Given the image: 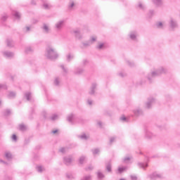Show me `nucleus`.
<instances>
[{
    "mask_svg": "<svg viewBox=\"0 0 180 180\" xmlns=\"http://www.w3.org/2000/svg\"><path fill=\"white\" fill-rule=\"evenodd\" d=\"M32 30V26H26L25 27L23 28V32L25 33H27Z\"/></svg>",
    "mask_w": 180,
    "mask_h": 180,
    "instance_id": "34",
    "label": "nucleus"
},
{
    "mask_svg": "<svg viewBox=\"0 0 180 180\" xmlns=\"http://www.w3.org/2000/svg\"><path fill=\"white\" fill-rule=\"evenodd\" d=\"M124 171H127V167L124 166V167H118L119 174H122V172H124Z\"/></svg>",
    "mask_w": 180,
    "mask_h": 180,
    "instance_id": "25",
    "label": "nucleus"
},
{
    "mask_svg": "<svg viewBox=\"0 0 180 180\" xmlns=\"http://www.w3.org/2000/svg\"><path fill=\"white\" fill-rule=\"evenodd\" d=\"M79 139H81L82 140H86L88 139V136H86V134H82L79 136Z\"/></svg>",
    "mask_w": 180,
    "mask_h": 180,
    "instance_id": "47",
    "label": "nucleus"
},
{
    "mask_svg": "<svg viewBox=\"0 0 180 180\" xmlns=\"http://www.w3.org/2000/svg\"><path fill=\"white\" fill-rule=\"evenodd\" d=\"M6 44H7V47H14L15 46V43L13 42V41L12 39H6Z\"/></svg>",
    "mask_w": 180,
    "mask_h": 180,
    "instance_id": "18",
    "label": "nucleus"
},
{
    "mask_svg": "<svg viewBox=\"0 0 180 180\" xmlns=\"http://www.w3.org/2000/svg\"><path fill=\"white\" fill-rule=\"evenodd\" d=\"M169 26L171 30H175V29H178L179 27L178 22L176 21V20L172 18L169 20Z\"/></svg>",
    "mask_w": 180,
    "mask_h": 180,
    "instance_id": "3",
    "label": "nucleus"
},
{
    "mask_svg": "<svg viewBox=\"0 0 180 180\" xmlns=\"http://www.w3.org/2000/svg\"><path fill=\"white\" fill-rule=\"evenodd\" d=\"M82 65H86L88 64V60L84 59L82 62Z\"/></svg>",
    "mask_w": 180,
    "mask_h": 180,
    "instance_id": "53",
    "label": "nucleus"
},
{
    "mask_svg": "<svg viewBox=\"0 0 180 180\" xmlns=\"http://www.w3.org/2000/svg\"><path fill=\"white\" fill-rule=\"evenodd\" d=\"M97 176L98 179H103V178H105V175L103 174V173H102L99 170L97 172Z\"/></svg>",
    "mask_w": 180,
    "mask_h": 180,
    "instance_id": "26",
    "label": "nucleus"
},
{
    "mask_svg": "<svg viewBox=\"0 0 180 180\" xmlns=\"http://www.w3.org/2000/svg\"><path fill=\"white\" fill-rule=\"evenodd\" d=\"M74 8H75V3L73 1H70L68 4V10L69 11H74Z\"/></svg>",
    "mask_w": 180,
    "mask_h": 180,
    "instance_id": "20",
    "label": "nucleus"
},
{
    "mask_svg": "<svg viewBox=\"0 0 180 180\" xmlns=\"http://www.w3.org/2000/svg\"><path fill=\"white\" fill-rule=\"evenodd\" d=\"M91 175L85 176L82 179V180H91Z\"/></svg>",
    "mask_w": 180,
    "mask_h": 180,
    "instance_id": "48",
    "label": "nucleus"
},
{
    "mask_svg": "<svg viewBox=\"0 0 180 180\" xmlns=\"http://www.w3.org/2000/svg\"><path fill=\"white\" fill-rule=\"evenodd\" d=\"M25 96L27 101H30V98H32V94H30V92L25 93Z\"/></svg>",
    "mask_w": 180,
    "mask_h": 180,
    "instance_id": "40",
    "label": "nucleus"
},
{
    "mask_svg": "<svg viewBox=\"0 0 180 180\" xmlns=\"http://www.w3.org/2000/svg\"><path fill=\"white\" fill-rule=\"evenodd\" d=\"M2 89H7L6 85L0 84V91H2Z\"/></svg>",
    "mask_w": 180,
    "mask_h": 180,
    "instance_id": "50",
    "label": "nucleus"
},
{
    "mask_svg": "<svg viewBox=\"0 0 180 180\" xmlns=\"http://www.w3.org/2000/svg\"><path fill=\"white\" fill-rule=\"evenodd\" d=\"M96 39H97V37L95 36L91 37L90 40H89V41L90 42V44H94V43H95V41H96Z\"/></svg>",
    "mask_w": 180,
    "mask_h": 180,
    "instance_id": "31",
    "label": "nucleus"
},
{
    "mask_svg": "<svg viewBox=\"0 0 180 180\" xmlns=\"http://www.w3.org/2000/svg\"><path fill=\"white\" fill-rule=\"evenodd\" d=\"M60 153H62V154H65L67 153V148H61L59 149Z\"/></svg>",
    "mask_w": 180,
    "mask_h": 180,
    "instance_id": "46",
    "label": "nucleus"
},
{
    "mask_svg": "<svg viewBox=\"0 0 180 180\" xmlns=\"http://www.w3.org/2000/svg\"><path fill=\"white\" fill-rule=\"evenodd\" d=\"M164 25L161 22H158L156 23V27H158L159 29H162Z\"/></svg>",
    "mask_w": 180,
    "mask_h": 180,
    "instance_id": "43",
    "label": "nucleus"
},
{
    "mask_svg": "<svg viewBox=\"0 0 180 180\" xmlns=\"http://www.w3.org/2000/svg\"><path fill=\"white\" fill-rule=\"evenodd\" d=\"M67 120L70 124H74L75 123L74 122L75 120V116L73 114H70L68 116Z\"/></svg>",
    "mask_w": 180,
    "mask_h": 180,
    "instance_id": "12",
    "label": "nucleus"
},
{
    "mask_svg": "<svg viewBox=\"0 0 180 180\" xmlns=\"http://www.w3.org/2000/svg\"><path fill=\"white\" fill-rule=\"evenodd\" d=\"M133 112L134 113L135 116H141V115H143V110L140 108L134 110Z\"/></svg>",
    "mask_w": 180,
    "mask_h": 180,
    "instance_id": "16",
    "label": "nucleus"
},
{
    "mask_svg": "<svg viewBox=\"0 0 180 180\" xmlns=\"http://www.w3.org/2000/svg\"><path fill=\"white\" fill-rule=\"evenodd\" d=\"M12 140H13V141H18V137L16 136L15 134H13V135L12 136Z\"/></svg>",
    "mask_w": 180,
    "mask_h": 180,
    "instance_id": "57",
    "label": "nucleus"
},
{
    "mask_svg": "<svg viewBox=\"0 0 180 180\" xmlns=\"http://www.w3.org/2000/svg\"><path fill=\"white\" fill-rule=\"evenodd\" d=\"M0 162H2V164H4L5 165H8V162H6L2 160H0Z\"/></svg>",
    "mask_w": 180,
    "mask_h": 180,
    "instance_id": "61",
    "label": "nucleus"
},
{
    "mask_svg": "<svg viewBox=\"0 0 180 180\" xmlns=\"http://www.w3.org/2000/svg\"><path fill=\"white\" fill-rule=\"evenodd\" d=\"M138 8H139V9H141L142 11H144V9H146V6L143 4V3L139 2L138 4Z\"/></svg>",
    "mask_w": 180,
    "mask_h": 180,
    "instance_id": "36",
    "label": "nucleus"
},
{
    "mask_svg": "<svg viewBox=\"0 0 180 180\" xmlns=\"http://www.w3.org/2000/svg\"><path fill=\"white\" fill-rule=\"evenodd\" d=\"M57 131H58V130L56 129L54 131H52L53 134H56V133H57Z\"/></svg>",
    "mask_w": 180,
    "mask_h": 180,
    "instance_id": "63",
    "label": "nucleus"
},
{
    "mask_svg": "<svg viewBox=\"0 0 180 180\" xmlns=\"http://www.w3.org/2000/svg\"><path fill=\"white\" fill-rule=\"evenodd\" d=\"M92 169H94V166L92 165H89L86 168V171H92Z\"/></svg>",
    "mask_w": 180,
    "mask_h": 180,
    "instance_id": "51",
    "label": "nucleus"
},
{
    "mask_svg": "<svg viewBox=\"0 0 180 180\" xmlns=\"http://www.w3.org/2000/svg\"><path fill=\"white\" fill-rule=\"evenodd\" d=\"M87 103L88 105H92V100H88Z\"/></svg>",
    "mask_w": 180,
    "mask_h": 180,
    "instance_id": "62",
    "label": "nucleus"
},
{
    "mask_svg": "<svg viewBox=\"0 0 180 180\" xmlns=\"http://www.w3.org/2000/svg\"><path fill=\"white\" fill-rule=\"evenodd\" d=\"M97 124L98 127H102V122L101 121L97 122Z\"/></svg>",
    "mask_w": 180,
    "mask_h": 180,
    "instance_id": "59",
    "label": "nucleus"
},
{
    "mask_svg": "<svg viewBox=\"0 0 180 180\" xmlns=\"http://www.w3.org/2000/svg\"><path fill=\"white\" fill-rule=\"evenodd\" d=\"M66 178H68V179H72L74 178V176H72L71 174H67Z\"/></svg>",
    "mask_w": 180,
    "mask_h": 180,
    "instance_id": "49",
    "label": "nucleus"
},
{
    "mask_svg": "<svg viewBox=\"0 0 180 180\" xmlns=\"http://www.w3.org/2000/svg\"><path fill=\"white\" fill-rule=\"evenodd\" d=\"M60 68L61 70H63V72L65 74H68V68H67V67H65L64 65H60Z\"/></svg>",
    "mask_w": 180,
    "mask_h": 180,
    "instance_id": "27",
    "label": "nucleus"
},
{
    "mask_svg": "<svg viewBox=\"0 0 180 180\" xmlns=\"http://www.w3.org/2000/svg\"><path fill=\"white\" fill-rule=\"evenodd\" d=\"M145 136L146 139H153V137H155V134L148 129H145Z\"/></svg>",
    "mask_w": 180,
    "mask_h": 180,
    "instance_id": "10",
    "label": "nucleus"
},
{
    "mask_svg": "<svg viewBox=\"0 0 180 180\" xmlns=\"http://www.w3.org/2000/svg\"><path fill=\"white\" fill-rule=\"evenodd\" d=\"M58 120V115L57 114H53L51 117V120Z\"/></svg>",
    "mask_w": 180,
    "mask_h": 180,
    "instance_id": "41",
    "label": "nucleus"
},
{
    "mask_svg": "<svg viewBox=\"0 0 180 180\" xmlns=\"http://www.w3.org/2000/svg\"><path fill=\"white\" fill-rule=\"evenodd\" d=\"M120 119L124 122L126 120V117H122Z\"/></svg>",
    "mask_w": 180,
    "mask_h": 180,
    "instance_id": "64",
    "label": "nucleus"
},
{
    "mask_svg": "<svg viewBox=\"0 0 180 180\" xmlns=\"http://www.w3.org/2000/svg\"><path fill=\"white\" fill-rule=\"evenodd\" d=\"M152 3L156 8H161L162 5H164V1L163 0H151Z\"/></svg>",
    "mask_w": 180,
    "mask_h": 180,
    "instance_id": "9",
    "label": "nucleus"
},
{
    "mask_svg": "<svg viewBox=\"0 0 180 180\" xmlns=\"http://www.w3.org/2000/svg\"><path fill=\"white\" fill-rule=\"evenodd\" d=\"M45 57L49 60H57L58 58V53L51 46H48L45 51Z\"/></svg>",
    "mask_w": 180,
    "mask_h": 180,
    "instance_id": "1",
    "label": "nucleus"
},
{
    "mask_svg": "<svg viewBox=\"0 0 180 180\" xmlns=\"http://www.w3.org/2000/svg\"><path fill=\"white\" fill-rule=\"evenodd\" d=\"M63 162L65 164V165H71V164H72V156L64 157Z\"/></svg>",
    "mask_w": 180,
    "mask_h": 180,
    "instance_id": "8",
    "label": "nucleus"
},
{
    "mask_svg": "<svg viewBox=\"0 0 180 180\" xmlns=\"http://www.w3.org/2000/svg\"><path fill=\"white\" fill-rule=\"evenodd\" d=\"M120 77H126V74H124L123 72L119 73Z\"/></svg>",
    "mask_w": 180,
    "mask_h": 180,
    "instance_id": "60",
    "label": "nucleus"
},
{
    "mask_svg": "<svg viewBox=\"0 0 180 180\" xmlns=\"http://www.w3.org/2000/svg\"><path fill=\"white\" fill-rule=\"evenodd\" d=\"M37 170L38 172H43V171H44V167H43L42 166H37Z\"/></svg>",
    "mask_w": 180,
    "mask_h": 180,
    "instance_id": "42",
    "label": "nucleus"
},
{
    "mask_svg": "<svg viewBox=\"0 0 180 180\" xmlns=\"http://www.w3.org/2000/svg\"><path fill=\"white\" fill-rule=\"evenodd\" d=\"M74 57H75L74 53H68L65 56V60L67 63H70L72 61V60H74Z\"/></svg>",
    "mask_w": 180,
    "mask_h": 180,
    "instance_id": "14",
    "label": "nucleus"
},
{
    "mask_svg": "<svg viewBox=\"0 0 180 180\" xmlns=\"http://www.w3.org/2000/svg\"><path fill=\"white\" fill-rule=\"evenodd\" d=\"M19 129L22 131H25V130H26V126H25V124H20L19 125Z\"/></svg>",
    "mask_w": 180,
    "mask_h": 180,
    "instance_id": "44",
    "label": "nucleus"
},
{
    "mask_svg": "<svg viewBox=\"0 0 180 180\" xmlns=\"http://www.w3.org/2000/svg\"><path fill=\"white\" fill-rule=\"evenodd\" d=\"M127 65H129V67H131V68L134 67V65H136L134 64V62H133L131 60H127Z\"/></svg>",
    "mask_w": 180,
    "mask_h": 180,
    "instance_id": "37",
    "label": "nucleus"
},
{
    "mask_svg": "<svg viewBox=\"0 0 180 180\" xmlns=\"http://www.w3.org/2000/svg\"><path fill=\"white\" fill-rule=\"evenodd\" d=\"M154 102H155V99L153 98H148V102L146 103V108H147V109H150V108H151V105H153Z\"/></svg>",
    "mask_w": 180,
    "mask_h": 180,
    "instance_id": "13",
    "label": "nucleus"
},
{
    "mask_svg": "<svg viewBox=\"0 0 180 180\" xmlns=\"http://www.w3.org/2000/svg\"><path fill=\"white\" fill-rule=\"evenodd\" d=\"M131 158L130 157H126L124 159V162H129V161H130Z\"/></svg>",
    "mask_w": 180,
    "mask_h": 180,
    "instance_id": "54",
    "label": "nucleus"
},
{
    "mask_svg": "<svg viewBox=\"0 0 180 180\" xmlns=\"http://www.w3.org/2000/svg\"><path fill=\"white\" fill-rule=\"evenodd\" d=\"M4 115L6 116H8V115H11V110H6Z\"/></svg>",
    "mask_w": 180,
    "mask_h": 180,
    "instance_id": "56",
    "label": "nucleus"
},
{
    "mask_svg": "<svg viewBox=\"0 0 180 180\" xmlns=\"http://www.w3.org/2000/svg\"><path fill=\"white\" fill-rule=\"evenodd\" d=\"M139 34H137V31L133 30L130 31L128 37H129L130 40H133V41H136L137 40V36Z\"/></svg>",
    "mask_w": 180,
    "mask_h": 180,
    "instance_id": "5",
    "label": "nucleus"
},
{
    "mask_svg": "<svg viewBox=\"0 0 180 180\" xmlns=\"http://www.w3.org/2000/svg\"><path fill=\"white\" fill-rule=\"evenodd\" d=\"M138 165L140 168H143V169H145L147 168V167H148L147 163H139Z\"/></svg>",
    "mask_w": 180,
    "mask_h": 180,
    "instance_id": "29",
    "label": "nucleus"
},
{
    "mask_svg": "<svg viewBox=\"0 0 180 180\" xmlns=\"http://www.w3.org/2000/svg\"><path fill=\"white\" fill-rule=\"evenodd\" d=\"M54 84L56 86L60 85V79L58 77L55 79Z\"/></svg>",
    "mask_w": 180,
    "mask_h": 180,
    "instance_id": "45",
    "label": "nucleus"
},
{
    "mask_svg": "<svg viewBox=\"0 0 180 180\" xmlns=\"http://www.w3.org/2000/svg\"><path fill=\"white\" fill-rule=\"evenodd\" d=\"M72 33L77 40H82L83 37L81 34V31L79 29L73 30Z\"/></svg>",
    "mask_w": 180,
    "mask_h": 180,
    "instance_id": "6",
    "label": "nucleus"
},
{
    "mask_svg": "<svg viewBox=\"0 0 180 180\" xmlns=\"http://www.w3.org/2000/svg\"><path fill=\"white\" fill-rule=\"evenodd\" d=\"M153 15H154V11L153 10H150L149 13H148L149 18H151V16H153Z\"/></svg>",
    "mask_w": 180,
    "mask_h": 180,
    "instance_id": "52",
    "label": "nucleus"
},
{
    "mask_svg": "<svg viewBox=\"0 0 180 180\" xmlns=\"http://www.w3.org/2000/svg\"><path fill=\"white\" fill-rule=\"evenodd\" d=\"M104 47H105V43H103V42H98V45L96 46V49L97 50H103Z\"/></svg>",
    "mask_w": 180,
    "mask_h": 180,
    "instance_id": "19",
    "label": "nucleus"
},
{
    "mask_svg": "<svg viewBox=\"0 0 180 180\" xmlns=\"http://www.w3.org/2000/svg\"><path fill=\"white\" fill-rule=\"evenodd\" d=\"M43 30H44L45 33H49L50 32V28L49 27V25L46 24L44 25Z\"/></svg>",
    "mask_w": 180,
    "mask_h": 180,
    "instance_id": "32",
    "label": "nucleus"
},
{
    "mask_svg": "<svg viewBox=\"0 0 180 180\" xmlns=\"http://www.w3.org/2000/svg\"><path fill=\"white\" fill-rule=\"evenodd\" d=\"M43 8L44 9H50L51 8V4L45 2L43 4Z\"/></svg>",
    "mask_w": 180,
    "mask_h": 180,
    "instance_id": "28",
    "label": "nucleus"
},
{
    "mask_svg": "<svg viewBox=\"0 0 180 180\" xmlns=\"http://www.w3.org/2000/svg\"><path fill=\"white\" fill-rule=\"evenodd\" d=\"M116 140V137L113 136V137H111L110 139V144H112V143L115 142V141Z\"/></svg>",
    "mask_w": 180,
    "mask_h": 180,
    "instance_id": "55",
    "label": "nucleus"
},
{
    "mask_svg": "<svg viewBox=\"0 0 180 180\" xmlns=\"http://www.w3.org/2000/svg\"><path fill=\"white\" fill-rule=\"evenodd\" d=\"M149 178L151 179H161V178H164V176L158 172H154L149 175Z\"/></svg>",
    "mask_w": 180,
    "mask_h": 180,
    "instance_id": "7",
    "label": "nucleus"
},
{
    "mask_svg": "<svg viewBox=\"0 0 180 180\" xmlns=\"http://www.w3.org/2000/svg\"><path fill=\"white\" fill-rule=\"evenodd\" d=\"M167 72L168 70H167V68L160 66L159 68L152 70L149 75H151L152 77H160V75H162V74H167Z\"/></svg>",
    "mask_w": 180,
    "mask_h": 180,
    "instance_id": "2",
    "label": "nucleus"
},
{
    "mask_svg": "<svg viewBox=\"0 0 180 180\" xmlns=\"http://www.w3.org/2000/svg\"><path fill=\"white\" fill-rule=\"evenodd\" d=\"M86 160V157L82 155L79 158V164H80L81 165H82V164H84V162H85V160Z\"/></svg>",
    "mask_w": 180,
    "mask_h": 180,
    "instance_id": "23",
    "label": "nucleus"
},
{
    "mask_svg": "<svg viewBox=\"0 0 180 180\" xmlns=\"http://www.w3.org/2000/svg\"><path fill=\"white\" fill-rule=\"evenodd\" d=\"M5 158L9 160H12V158H13V157L12 156V153H11V152H6L5 153Z\"/></svg>",
    "mask_w": 180,
    "mask_h": 180,
    "instance_id": "21",
    "label": "nucleus"
},
{
    "mask_svg": "<svg viewBox=\"0 0 180 180\" xmlns=\"http://www.w3.org/2000/svg\"><path fill=\"white\" fill-rule=\"evenodd\" d=\"M83 47H89V46H91V42L89 41H87L86 42H82V43Z\"/></svg>",
    "mask_w": 180,
    "mask_h": 180,
    "instance_id": "38",
    "label": "nucleus"
},
{
    "mask_svg": "<svg viewBox=\"0 0 180 180\" xmlns=\"http://www.w3.org/2000/svg\"><path fill=\"white\" fill-rule=\"evenodd\" d=\"M96 86H98V84H96V83H92L90 90L89 91V95H95Z\"/></svg>",
    "mask_w": 180,
    "mask_h": 180,
    "instance_id": "11",
    "label": "nucleus"
},
{
    "mask_svg": "<svg viewBox=\"0 0 180 180\" xmlns=\"http://www.w3.org/2000/svg\"><path fill=\"white\" fill-rule=\"evenodd\" d=\"M91 151L94 155H96L97 154H99L101 150H99V148H95L92 149Z\"/></svg>",
    "mask_w": 180,
    "mask_h": 180,
    "instance_id": "39",
    "label": "nucleus"
},
{
    "mask_svg": "<svg viewBox=\"0 0 180 180\" xmlns=\"http://www.w3.org/2000/svg\"><path fill=\"white\" fill-rule=\"evenodd\" d=\"M33 51H34V49H33L32 46H27L25 48V53H27V54L33 53Z\"/></svg>",
    "mask_w": 180,
    "mask_h": 180,
    "instance_id": "24",
    "label": "nucleus"
},
{
    "mask_svg": "<svg viewBox=\"0 0 180 180\" xmlns=\"http://www.w3.org/2000/svg\"><path fill=\"white\" fill-rule=\"evenodd\" d=\"M8 14L4 13V14H3V15H1V20H2L3 22H6V20H8Z\"/></svg>",
    "mask_w": 180,
    "mask_h": 180,
    "instance_id": "35",
    "label": "nucleus"
},
{
    "mask_svg": "<svg viewBox=\"0 0 180 180\" xmlns=\"http://www.w3.org/2000/svg\"><path fill=\"white\" fill-rule=\"evenodd\" d=\"M16 96V93L13 91H10L8 94V98H15Z\"/></svg>",
    "mask_w": 180,
    "mask_h": 180,
    "instance_id": "33",
    "label": "nucleus"
},
{
    "mask_svg": "<svg viewBox=\"0 0 180 180\" xmlns=\"http://www.w3.org/2000/svg\"><path fill=\"white\" fill-rule=\"evenodd\" d=\"M84 69L83 68H77L74 74H75V75H81L82 74H84Z\"/></svg>",
    "mask_w": 180,
    "mask_h": 180,
    "instance_id": "17",
    "label": "nucleus"
},
{
    "mask_svg": "<svg viewBox=\"0 0 180 180\" xmlns=\"http://www.w3.org/2000/svg\"><path fill=\"white\" fill-rule=\"evenodd\" d=\"M130 178L131 180H137V176L136 175H131Z\"/></svg>",
    "mask_w": 180,
    "mask_h": 180,
    "instance_id": "58",
    "label": "nucleus"
},
{
    "mask_svg": "<svg viewBox=\"0 0 180 180\" xmlns=\"http://www.w3.org/2000/svg\"><path fill=\"white\" fill-rule=\"evenodd\" d=\"M13 15L15 19H17V20H20V16H21L20 13L18 11H15Z\"/></svg>",
    "mask_w": 180,
    "mask_h": 180,
    "instance_id": "22",
    "label": "nucleus"
},
{
    "mask_svg": "<svg viewBox=\"0 0 180 180\" xmlns=\"http://www.w3.org/2000/svg\"><path fill=\"white\" fill-rule=\"evenodd\" d=\"M65 23V21L64 20H60L55 24V29L58 31L61 30L63 27H64V25Z\"/></svg>",
    "mask_w": 180,
    "mask_h": 180,
    "instance_id": "4",
    "label": "nucleus"
},
{
    "mask_svg": "<svg viewBox=\"0 0 180 180\" xmlns=\"http://www.w3.org/2000/svg\"><path fill=\"white\" fill-rule=\"evenodd\" d=\"M106 170L108 171V172H112V165L110 164V162H108L106 165Z\"/></svg>",
    "mask_w": 180,
    "mask_h": 180,
    "instance_id": "30",
    "label": "nucleus"
},
{
    "mask_svg": "<svg viewBox=\"0 0 180 180\" xmlns=\"http://www.w3.org/2000/svg\"><path fill=\"white\" fill-rule=\"evenodd\" d=\"M3 55L4 56V57H6L7 58H12V57H14L15 53L11 51H4Z\"/></svg>",
    "mask_w": 180,
    "mask_h": 180,
    "instance_id": "15",
    "label": "nucleus"
}]
</instances>
